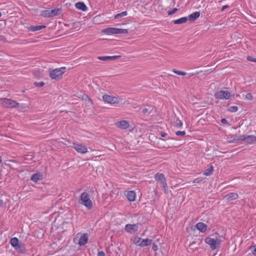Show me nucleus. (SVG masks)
<instances>
[{"label": "nucleus", "instance_id": "nucleus-16", "mask_svg": "<svg viewBox=\"0 0 256 256\" xmlns=\"http://www.w3.org/2000/svg\"><path fill=\"white\" fill-rule=\"evenodd\" d=\"M238 197V195L237 193L230 192L226 194L224 198L226 200L230 201L237 199Z\"/></svg>", "mask_w": 256, "mask_h": 256}, {"label": "nucleus", "instance_id": "nucleus-22", "mask_svg": "<svg viewBox=\"0 0 256 256\" xmlns=\"http://www.w3.org/2000/svg\"><path fill=\"white\" fill-rule=\"evenodd\" d=\"M126 196L128 200L133 202L136 198V192L134 191L128 192L126 194Z\"/></svg>", "mask_w": 256, "mask_h": 256}, {"label": "nucleus", "instance_id": "nucleus-28", "mask_svg": "<svg viewBox=\"0 0 256 256\" xmlns=\"http://www.w3.org/2000/svg\"><path fill=\"white\" fill-rule=\"evenodd\" d=\"M188 20V18L186 17H182L178 20H174V24H181L186 22Z\"/></svg>", "mask_w": 256, "mask_h": 256}, {"label": "nucleus", "instance_id": "nucleus-51", "mask_svg": "<svg viewBox=\"0 0 256 256\" xmlns=\"http://www.w3.org/2000/svg\"><path fill=\"white\" fill-rule=\"evenodd\" d=\"M228 5H226V6H224L222 7V9H221V10L222 11H224L225 9H226V8H228Z\"/></svg>", "mask_w": 256, "mask_h": 256}, {"label": "nucleus", "instance_id": "nucleus-17", "mask_svg": "<svg viewBox=\"0 0 256 256\" xmlns=\"http://www.w3.org/2000/svg\"><path fill=\"white\" fill-rule=\"evenodd\" d=\"M9 202L7 196L2 195L0 196V207H4Z\"/></svg>", "mask_w": 256, "mask_h": 256}, {"label": "nucleus", "instance_id": "nucleus-24", "mask_svg": "<svg viewBox=\"0 0 256 256\" xmlns=\"http://www.w3.org/2000/svg\"><path fill=\"white\" fill-rule=\"evenodd\" d=\"M240 136H234L228 137L227 138V142L230 143L237 142L239 140H241V139H240Z\"/></svg>", "mask_w": 256, "mask_h": 256}, {"label": "nucleus", "instance_id": "nucleus-35", "mask_svg": "<svg viewBox=\"0 0 256 256\" xmlns=\"http://www.w3.org/2000/svg\"><path fill=\"white\" fill-rule=\"evenodd\" d=\"M214 171V168L212 166L210 167V168L206 170L204 172V174L206 176H210L212 174V172Z\"/></svg>", "mask_w": 256, "mask_h": 256}, {"label": "nucleus", "instance_id": "nucleus-1", "mask_svg": "<svg viewBox=\"0 0 256 256\" xmlns=\"http://www.w3.org/2000/svg\"><path fill=\"white\" fill-rule=\"evenodd\" d=\"M102 99L104 102L111 104L116 105L118 104H125L126 102V101H124L123 99L120 97H115L108 94L104 95Z\"/></svg>", "mask_w": 256, "mask_h": 256}, {"label": "nucleus", "instance_id": "nucleus-13", "mask_svg": "<svg viewBox=\"0 0 256 256\" xmlns=\"http://www.w3.org/2000/svg\"><path fill=\"white\" fill-rule=\"evenodd\" d=\"M116 126L121 129H126L129 126L128 122L126 120H120L116 123Z\"/></svg>", "mask_w": 256, "mask_h": 256}, {"label": "nucleus", "instance_id": "nucleus-55", "mask_svg": "<svg viewBox=\"0 0 256 256\" xmlns=\"http://www.w3.org/2000/svg\"><path fill=\"white\" fill-rule=\"evenodd\" d=\"M2 16V13L0 12V17L1 16Z\"/></svg>", "mask_w": 256, "mask_h": 256}, {"label": "nucleus", "instance_id": "nucleus-3", "mask_svg": "<svg viewBox=\"0 0 256 256\" xmlns=\"http://www.w3.org/2000/svg\"><path fill=\"white\" fill-rule=\"evenodd\" d=\"M80 200L81 204L84 205L88 210L90 209L92 206V202L90 198V196L86 192H84L81 194Z\"/></svg>", "mask_w": 256, "mask_h": 256}, {"label": "nucleus", "instance_id": "nucleus-41", "mask_svg": "<svg viewBox=\"0 0 256 256\" xmlns=\"http://www.w3.org/2000/svg\"><path fill=\"white\" fill-rule=\"evenodd\" d=\"M250 249H251L252 254H256V246H251Z\"/></svg>", "mask_w": 256, "mask_h": 256}, {"label": "nucleus", "instance_id": "nucleus-32", "mask_svg": "<svg viewBox=\"0 0 256 256\" xmlns=\"http://www.w3.org/2000/svg\"><path fill=\"white\" fill-rule=\"evenodd\" d=\"M59 12H60V9L58 8H56L50 10V17L57 16Z\"/></svg>", "mask_w": 256, "mask_h": 256}, {"label": "nucleus", "instance_id": "nucleus-42", "mask_svg": "<svg viewBox=\"0 0 256 256\" xmlns=\"http://www.w3.org/2000/svg\"><path fill=\"white\" fill-rule=\"evenodd\" d=\"M247 60L252 62H256V58H254L251 56H248Z\"/></svg>", "mask_w": 256, "mask_h": 256}, {"label": "nucleus", "instance_id": "nucleus-36", "mask_svg": "<svg viewBox=\"0 0 256 256\" xmlns=\"http://www.w3.org/2000/svg\"><path fill=\"white\" fill-rule=\"evenodd\" d=\"M173 72L177 74L180 75V76H185L186 75V72H182L176 70H173Z\"/></svg>", "mask_w": 256, "mask_h": 256}, {"label": "nucleus", "instance_id": "nucleus-46", "mask_svg": "<svg viewBox=\"0 0 256 256\" xmlns=\"http://www.w3.org/2000/svg\"><path fill=\"white\" fill-rule=\"evenodd\" d=\"M142 112H144V114H146V113H149V108H144L142 110Z\"/></svg>", "mask_w": 256, "mask_h": 256}, {"label": "nucleus", "instance_id": "nucleus-25", "mask_svg": "<svg viewBox=\"0 0 256 256\" xmlns=\"http://www.w3.org/2000/svg\"><path fill=\"white\" fill-rule=\"evenodd\" d=\"M102 32L108 34H116L115 28H109L104 29L102 30Z\"/></svg>", "mask_w": 256, "mask_h": 256}, {"label": "nucleus", "instance_id": "nucleus-9", "mask_svg": "<svg viewBox=\"0 0 256 256\" xmlns=\"http://www.w3.org/2000/svg\"><path fill=\"white\" fill-rule=\"evenodd\" d=\"M240 139V140H245L248 144H252L253 142H256V136H241Z\"/></svg>", "mask_w": 256, "mask_h": 256}, {"label": "nucleus", "instance_id": "nucleus-5", "mask_svg": "<svg viewBox=\"0 0 256 256\" xmlns=\"http://www.w3.org/2000/svg\"><path fill=\"white\" fill-rule=\"evenodd\" d=\"M205 242L210 246L212 250H216L220 246V240H215L210 238H206L205 239Z\"/></svg>", "mask_w": 256, "mask_h": 256}, {"label": "nucleus", "instance_id": "nucleus-23", "mask_svg": "<svg viewBox=\"0 0 256 256\" xmlns=\"http://www.w3.org/2000/svg\"><path fill=\"white\" fill-rule=\"evenodd\" d=\"M200 16V13L198 12H196L190 14L188 16V20L190 21H194Z\"/></svg>", "mask_w": 256, "mask_h": 256}, {"label": "nucleus", "instance_id": "nucleus-54", "mask_svg": "<svg viewBox=\"0 0 256 256\" xmlns=\"http://www.w3.org/2000/svg\"><path fill=\"white\" fill-rule=\"evenodd\" d=\"M2 160L1 156H0V163L2 162Z\"/></svg>", "mask_w": 256, "mask_h": 256}, {"label": "nucleus", "instance_id": "nucleus-19", "mask_svg": "<svg viewBox=\"0 0 256 256\" xmlns=\"http://www.w3.org/2000/svg\"><path fill=\"white\" fill-rule=\"evenodd\" d=\"M172 125L176 128H180L182 126V122L175 116L172 122Z\"/></svg>", "mask_w": 256, "mask_h": 256}, {"label": "nucleus", "instance_id": "nucleus-31", "mask_svg": "<svg viewBox=\"0 0 256 256\" xmlns=\"http://www.w3.org/2000/svg\"><path fill=\"white\" fill-rule=\"evenodd\" d=\"M10 244L12 246L15 248L19 244L18 238H12L10 240Z\"/></svg>", "mask_w": 256, "mask_h": 256}, {"label": "nucleus", "instance_id": "nucleus-38", "mask_svg": "<svg viewBox=\"0 0 256 256\" xmlns=\"http://www.w3.org/2000/svg\"><path fill=\"white\" fill-rule=\"evenodd\" d=\"M186 134L185 131H178L176 132V134L178 136H183Z\"/></svg>", "mask_w": 256, "mask_h": 256}, {"label": "nucleus", "instance_id": "nucleus-40", "mask_svg": "<svg viewBox=\"0 0 256 256\" xmlns=\"http://www.w3.org/2000/svg\"><path fill=\"white\" fill-rule=\"evenodd\" d=\"M178 8H174L172 10L168 12V14L172 15V14H174V13H176L178 11Z\"/></svg>", "mask_w": 256, "mask_h": 256}, {"label": "nucleus", "instance_id": "nucleus-14", "mask_svg": "<svg viewBox=\"0 0 256 256\" xmlns=\"http://www.w3.org/2000/svg\"><path fill=\"white\" fill-rule=\"evenodd\" d=\"M121 58L120 56H98V58L100 60L106 61V60H114Z\"/></svg>", "mask_w": 256, "mask_h": 256}, {"label": "nucleus", "instance_id": "nucleus-29", "mask_svg": "<svg viewBox=\"0 0 256 256\" xmlns=\"http://www.w3.org/2000/svg\"><path fill=\"white\" fill-rule=\"evenodd\" d=\"M116 34H126L128 33L127 29L115 28Z\"/></svg>", "mask_w": 256, "mask_h": 256}, {"label": "nucleus", "instance_id": "nucleus-43", "mask_svg": "<svg viewBox=\"0 0 256 256\" xmlns=\"http://www.w3.org/2000/svg\"><path fill=\"white\" fill-rule=\"evenodd\" d=\"M246 98L248 100H252V96L250 93H248L246 94Z\"/></svg>", "mask_w": 256, "mask_h": 256}, {"label": "nucleus", "instance_id": "nucleus-45", "mask_svg": "<svg viewBox=\"0 0 256 256\" xmlns=\"http://www.w3.org/2000/svg\"><path fill=\"white\" fill-rule=\"evenodd\" d=\"M152 249L154 251L157 250H158V246L156 244H153L152 246Z\"/></svg>", "mask_w": 256, "mask_h": 256}, {"label": "nucleus", "instance_id": "nucleus-26", "mask_svg": "<svg viewBox=\"0 0 256 256\" xmlns=\"http://www.w3.org/2000/svg\"><path fill=\"white\" fill-rule=\"evenodd\" d=\"M45 26H31L28 28V30L32 32H35L36 30H42V28H45Z\"/></svg>", "mask_w": 256, "mask_h": 256}, {"label": "nucleus", "instance_id": "nucleus-37", "mask_svg": "<svg viewBox=\"0 0 256 256\" xmlns=\"http://www.w3.org/2000/svg\"><path fill=\"white\" fill-rule=\"evenodd\" d=\"M238 110V108L236 106H232L228 108V110L230 112H236Z\"/></svg>", "mask_w": 256, "mask_h": 256}, {"label": "nucleus", "instance_id": "nucleus-12", "mask_svg": "<svg viewBox=\"0 0 256 256\" xmlns=\"http://www.w3.org/2000/svg\"><path fill=\"white\" fill-rule=\"evenodd\" d=\"M202 242V239H198L192 242L189 246V249L192 250H198V246Z\"/></svg>", "mask_w": 256, "mask_h": 256}, {"label": "nucleus", "instance_id": "nucleus-49", "mask_svg": "<svg viewBox=\"0 0 256 256\" xmlns=\"http://www.w3.org/2000/svg\"><path fill=\"white\" fill-rule=\"evenodd\" d=\"M98 256H105V254L103 252H99Z\"/></svg>", "mask_w": 256, "mask_h": 256}, {"label": "nucleus", "instance_id": "nucleus-8", "mask_svg": "<svg viewBox=\"0 0 256 256\" xmlns=\"http://www.w3.org/2000/svg\"><path fill=\"white\" fill-rule=\"evenodd\" d=\"M138 226L136 224H128L125 226V230L130 233H133L138 230Z\"/></svg>", "mask_w": 256, "mask_h": 256}, {"label": "nucleus", "instance_id": "nucleus-33", "mask_svg": "<svg viewBox=\"0 0 256 256\" xmlns=\"http://www.w3.org/2000/svg\"><path fill=\"white\" fill-rule=\"evenodd\" d=\"M126 15H127V12H120V14H116L114 16V18L115 19L120 18H122L123 16H126Z\"/></svg>", "mask_w": 256, "mask_h": 256}, {"label": "nucleus", "instance_id": "nucleus-47", "mask_svg": "<svg viewBox=\"0 0 256 256\" xmlns=\"http://www.w3.org/2000/svg\"><path fill=\"white\" fill-rule=\"evenodd\" d=\"M0 40L5 42H6V38L3 36H0Z\"/></svg>", "mask_w": 256, "mask_h": 256}, {"label": "nucleus", "instance_id": "nucleus-11", "mask_svg": "<svg viewBox=\"0 0 256 256\" xmlns=\"http://www.w3.org/2000/svg\"><path fill=\"white\" fill-rule=\"evenodd\" d=\"M74 148L80 153L85 154L88 152L87 148L82 144H74Z\"/></svg>", "mask_w": 256, "mask_h": 256}, {"label": "nucleus", "instance_id": "nucleus-20", "mask_svg": "<svg viewBox=\"0 0 256 256\" xmlns=\"http://www.w3.org/2000/svg\"><path fill=\"white\" fill-rule=\"evenodd\" d=\"M196 227L198 228V230L202 232H205L207 228L206 224L201 222H198L196 225Z\"/></svg>", "mask_w": 256, "mask_h": 256}, {"label": "nucleus", "instance_id": "nucleus-30", "mask_svg": "<svg viewBox=\"0 0 256 256\" xmlns=\"http://www.w3.org/2000/svg\"><path fill=\"white\" fill-rule=\"evenodd\" d=\"M82 98L83 100H85L88 102V103L90 104V105H92L93 104V102L92 100L86 94H82Z\"/></svg>", "mask_w": 256, "mask_h": 256}, {"label": "nucleus", "instance_id": "nucleus-18", "mask_svg": "<svg viewBox=\"0 0 256 256\" xmlns=\"http://www.w3.org/2000/svg\"><path fill=\"white\" fill-rule=\"evenodd\" d=\"M42 174L40 172H38L32 175L30 178V180L34 182H37L39 180H42Z\"/></svg>", "mask_w": 256, "mask_h": 256}, {"label": "nucleus", "instance_id": "nucleus-10", "mask_svg": "<svg viewBox=\"0 0 256 256\" xmlns=\"http://www.w3.org/2000/svg\"><path fill=\"white\" fill-rule=\"evenodd\" d=\"M152 242V240L150 239H141L139 238L138 240L136 242V243L141 246H146L150 245Z\"/></svg>", "mask_w": 256, "mask_h": 256}, {"label": "nucleus", "instance_id": "nucleus-2", "mask_svg": "<svg viewBox=\"0 0 256 256\" xmlns=\"http://www.w3.org/2000/svg\"><path fill=\"white\" fill-rule=\"evenodd\" d=\"M0 104L5 108H16L19 105L15 100L6 98H0Z\"/></svg>", "mask_w": 256, "mask_h": 256}, {"label": "nucleus", "instance_id": "nucleus-6", "mask_svg": "<svg viewBox=\"0 0 256 256\" xmlns=\"http://www.w3.org/2000/svg\"><path fill=\"white\" fill-rule=\"evenodd\" d=\"M232 96L230 93L228 91L223 90H220L214 94V96L217 99H226L228 100Z\"/></svg>", "mask_w": 256, "mask_h": 256}, {"label": "nucleus", "instance_id": "nucleus-27", "mask_svg": "<svg viewBox=\"0 0 256 256\" xmlns=\"http://www.w3.org/2000/svg\"><path fill=\"white\" fill-rule=\"evenodd\" d=\"M15 249L20 253H24L26 251L24 246L22 244H19L15 247Z\"/></svg>", "mask_w": 256, "mask_h": 256}, {"label": "nucleus", "instance_id": "nucleus-7", "mask_svg": "<svg viewBox=\"0 0 256 256\" xmlns=\"http://www.w3.org/2000/svg\"><path fill=\"white\" fill-rule=\"evenodd\" d=\"M156 180L160 182L162 186L164 188H167V184L164 175L162 174L158 173L155 175Z\"/></svg>", "mask_w": 256, "mask_h": 256}, {"label": "nucleus", "instance_id": "nucleus-21", "mask_svg": "<svg viewBox=\"0 0 256 256\" xmlns=\"http://www.w3.org/2000/svg\"><path fill=\"white\" fill-rule=\"evenodd\" d=\"M75 6L77 8L80 10L84 12L86 11L87 10L86 6L83 2H78L76 4Z\"/></svg>", "mask_w": 256, "mask_h": 256}, {"label": "nucleus", "instance_id": "nucleus-15", "mask_svg": "<svg viewBox=\"0 0 256 256\" xmlns=\"http://www.w3.org/2000/svg\"><path fill=\"white\" fill-rule=\"evenodd\" d=\"M88 234H84L80 238L78 241V244L80 246H84L88 242Z\"/></svg>", "mask_w": 256, "mask_h": 256}, {"label": "nucleus", "instance_id": "nucleus-52", "mask_svg": "<svg viewBox=\"0 0 256 256\" xmlns=\"http://www.w3.org/2000/svg\"><path fill=\"white\" fill-rule=\"evenodd\" d=\"M221 122L222 123V124H226L227 122V120H226V119L225 118H222V119L221 120Z\"/></svg>", "mask_w": 256, "mask_h": 256}, {"label": "nucleus", "instance_id": "nucleus-44", "mask_svg": "<svg viewBox=\"0 0 256 256\" xmlns=\"http://www.w3.org/2000/svg\"><path fill=\"white\" fill-rule=\"evenodd\" d=\"M202 178H196L194 180V183H198L200 182H201L202 180Z\"/></svg>", "mask_w": 256, "mask_h": 256}, {"label": "nucleus", "instance_id": "nucleus-4", "mask_svg": "<svg viewBox=\"0 0 256 256\" xmlns=\"http://www.w3.org/2000/svg\"><path fill=\"white\" fill-rule=\"evenodd\" d=\"M66 70L65 67H62L59 68H56L51 72L50 74V77L52 79H60L62 78V74Z\"/></svg>", "mask_w": 256, "mask_h": 256}, {"label": "nucleus", "instance_id": "nucleus-48", "mask_svg": "<svg viewBox=\"0 0 256 256\" xmlns=\"http://www.w3.org/2000/svg\"><path fill=\"white\" fill-rule=\"evenodd\" d=\"M224 239V238L222 237V236H216L215 240H220V242L222 241V240Z\"/></svg>", "mask_w": 256, "mask_h": 256}, {"label": "nucleus", "instance_id": "nucleus-50", "mask_svg": "<svg viewBox=\"0 0 256 256\" xmlns=\"http://www.w3.org/2000/svg\"><path fill=\"white\" fill-rule=\"evenodd\" d=\"M160 136H162V137H166V136H167V134L164 132H160Z\"/></svg>", "mask_w": 256, "mask_h": 256}, {"label": "nucleus", "instance_id": "nucleus-39", "mask_svg": "<svg viewBox=\"0 0 256 256\" xmlns=\"http://www.w3.org/2000/svg\"><path fill=\"white\" fill-rule=\"evenodd\" d=\"M34 85L37 87H42L44 85V83L43 82H34Z\"/></svg>", "mask_w": 256, "mask_h": 256}, {"label": "nucleus", "instance_id": "nucleus-34", "mask_svg": "<svg viewBox=\"0 0 256 256\" xmlns=\"http://www.w3.org/2000/svg\"><path fill=\"white\" fill-rule=\"evenodd\" d=\"M42 16L44 17H50V10H43L41 14Z\"/></svg>", "mask_w": 256, "mask_h": 256}, {"label": "nucleus", "instance_id": "nucleus-53", "mask_svg": "<svg viewBox=\"0 0 256 256\" xmlns=\"http://www.w3.org/2000/svg\"><path fill=\"white\" fill-rule=\"evenodd\" d=\"M82 94L78 95V96H78V98H82Z\"/></svg>", "mask_w": 256, "mask_h": 256}]
</instances>
